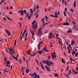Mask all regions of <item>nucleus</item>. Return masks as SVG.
I'll return each instance as SVG.
<instances>
[{"mask_svg":"<svg viewBox=\"0 0 78 78\" xmlns=\"http://www.w3.org/2000/svg\"><path fill=\"white\" fill-rule=\"evenodd\" d=\"M26 72V73H28V72H30V70H29L28 69L27 67Z\"/></svg>","mask_w":78,"mask_h":78,"instance_id":"ddd939ff","label":"nucleus"},{"mask_svg":"<svg viewBox=\"0 0 78 78\" xmlns=\"http://www.w3.org/2000/svg\"><path fill=\"white\" fill-rule=\"evenodd\" d=\"M7 18L8 19H9V20H11V21H12V20H11V19L9 18V17H7Z\"/></svg>","mask_w":78,"mask_h":78,"instance_id":"c85d7f7f","label":"nucleus"},{"mask_svg":"<svg viewBox=\"0 0 78 78\" xmlns=\"http://www.w3.org/2000/svg\"><path fill=\"white\" fill-rule=\"evenodd\" d=\"M28 13H26V17H28Z\"/></svg>","mask_w":78,"mask_h":78,"instance_id":"de8ad7c7","label":"nucleus"},{"mask_svg":"<svg viewBox=\"0 0 78 78\" xmlns=\"http://www.w3.org/2000/svg\"><path fill=\"white\" fill-rule=\"evenodd\" d=\"M35 55H36V54H32L31 55V57H32V56H35Z\"/></svg>","mask_w":78,"mask_h":78,"instance_id":"72a5a7b5","label":"nucleus"},{"mask_svg":"<svg viewBox=\"0 0 78 78\" xmlns=\"http://www.w3.org/2000/svg\"><path fill=\"white\" fill-rule=\"evenodd\" d=\"M75 55V56H76V57H78V55L76 54Z\"/></svg>","mask_w":78,"mask_h":78,"instance_id":"338daca9","label":"nucleus"},{"mask_svg":"<svg viewBox=\"0 0 78 78\" xmlns=\"http://www.w3.org/2000/svg\"><path fill=\"white\" fill-rule=\"evenodd\" d=\"M54 17H55V18H57V17H58V13L56 14V15H55Z\"/></svg>","mask_w":78,"mask_h":78,"instance_id":"7c9ffc66","label":"nucleus"},{"mask_svg":"<svg viewBox=\"0 0 78 78\" xmlns=\"http://www.w3.org/2000/svg\"><path fill=\"white\" fill-rule=\"evenodd\" d=\"M70 10L72 12H73V10L72 9H71Z\"/></svg>","mask_w":78,"mask_h":78,"instance_id":"bf43d9fd","label":"nucleus"},{"mask_svg":"<svg viewBox=\"0 0 78 78\" xmlns=\"http://www.w3.org/2000/svg\"><path fill=\"white\" fill-rule=\"evenodd\" d=\"M40 76H39V75H37V78H40Z\"/></svg>","mask_w":78,"mask_h":78,"instance_id":"774afa93","label":"nucleus"},{"mask_svg":"<svg viewBox=\"0 0 78 78\" xmlns=\"http://www.w3.org/2000/svg\"><path fill=\"white\" fill-rule=\"evenodd\" d=\"M43 50L45 52H48V51H49V50H48L45 48H44L43 49Z\"/></svg>","mask_w":78,"mask_h":78,"instance_id":"423d86ee","label":"nucleus"},{"mask_svg":"<svg viewBox=\"0 0 78 78\" xmlns=\"http://www.w3.org/2000/svg\"><path fill=\"white\" fill-rule=\"evenodd\" d=\"M67 49H68V50H69V53H70V48H69V47H67Z\"/></svg>","mask_w":78,"mask_h":78,"instance_id":"e433bc0d","label":"nucleus"},{"mask_svg":"<svg viewBox=\"0 0 78 78\" xmlns=\"http://www.w3.org/2000/svg\"><path fill=\"white\" fill-rule=\"evenodd\" d=\"M30 33H31L32 34H33V30L30 32Z\"/></svg>","mask_w":78,"mask_h":78,"instance_id":"a19ab883","label":"nucleus"},{"mask_svg":"<svg viewBox=\"0 0 78 78\" xmlns=\"http://www.w3.org/2000/svg\"><path fill=\"white\" fill-rule=\"evenodd\" d=\"M70 60L72 62V61H73V59H72L71 57H70L69 58Z\"/></svg>","mask_w":78,"mask_h":78,"instance_id":"4be33fe9","label":"nucleus"},{"mask_svg":"<svg viewBox=\"0 0 78 78\" xmlns=\"http://www.w3.org/2000/svg\"><path fill=\"white\" fill-rule=\"evenodd\" d=\"M45 20V19L44 18H42L41 19V20L42 21V22H44V20Z\"/></svg>","mask_w":78,"mask_h":78,"instance_id":"f704fd0d","label":"nucleus"},{"mask_svg":"<svg viewBox=\"0 0 78 78\" xmlns=\"http://www.w3.org/2000/svg\"><path fill=\"white\" fill-rule=\"evenodd\" d=\"M16 42H17V39L15 40L14 42V46L16 45Z\"/></svg>","mask_w":78,"mask_h":78,"instance_id":"5701e85b","label":"nucleus"},{"mask_svg":"<svg viewBox=\"0 0 78 78\" xmlns=\"http://www.w3.org/2000/svg\"><path fill=\"white\" fill-rule=\"evenodd\" d=\"M73 53L74 54V55H76V51H73Z\"/></svg>","mask_w":78,"mask_h":78,"instance_id":"052dcab7","label":"nucleus"},{"mask_svg":"<svg viewBox=\"0 0 78 78\" xmlns=\"http://www.w3.org/2000/svg\"><path fill=\"white\" fill-rule=\"evenodd\" d=\"M38 48L39 50H41V48H40V47H39V46H38Z\"/></svg>","mask_w":78,"mask_h":78,"instance_id":"0e129e2a","label":"nucleus"},{"mask_svg":"<svg viewBox=\"0 0 78 78\" xmlns=\"http://www.w3.org/2000/svg\"><path fill=\"white\" fill-rule=\"evenodd\" d=\"M69 74H72V72H71V70L69 69Z\"/></svg>","mask_w":78,"mask_h":78,"instance_id":"ea45409f","label":"nucleus"},{"mask_svg":"<svg viewBox=\"0 0 78 78\" xmlns=\"http://www.w3.org/2000/svg\"><path fill=\"white\" fill-rule=\"evenodd\" d=\"M23 10H21V16H23V15H24V13H23Z\"/></svg>","mask_w":78,"mask_h":78,"instance_id":"4468645a","label":"nucleus"},{"mask_svg":"<svg viewBox=\"0 0 78 78\" xmlns=\"http://www.w3.org/2000/svg\"><path fill=\"white\" fill-rule=\"evenodd\" d=\"M24 35V34H22V35H21L20 37H21V41L22 40V38L23 37V36Z\"/></svg>","mask_w":78,"mask_h":78,"instance_id":"2eb2a0df","label":"nucleus"},{"mask_svg":"<svg viewBox=\"0 0 78 78\" xmlns=\"http://www.w3.org/2000/svg\"><path fill=\"white\" fill-rule=\"evenodd\" d=\"M37 76V74L36 73H34L31 75V76L34 77V76Z\"/></svg>","mask_w":78,"mask_h":78,"instance_id":"1a4fd4ad","label":"nucleus"},{"mask_svg":"<svg viewBox=\"0 0 78 78\" xmlns=\"http://www.w3.org/2000/svg\"><path fill=\"white\" fill-rule=\"evenodd\" d=\"M40 64L41 65V66H44V65H43V64L41 62H40Z\"/></svg>","mask_w":78,"mask_h":78,"instance_id":"37998d69","label":"nucleus"},{"mask_svg":"<svg viewBox=\"0 0 78 78\" xmlns=\"http://www.w3.org/2000/svg\"><path fill=\"white\" fill-rule=\"evenodd\" d=\"M71 43H73V44H75V41H74V40H72L71 41Z\"/></svg>","mask_w":78,"mask_h":78,"instance_id":"4c0bfd02","label":"nucleus"},{"mask_svg":"<svg viewBox=\"0 0 78 78\" xmlns=\"http://www.w3.org/2000/svg\"><path fill=\"white\" fill-rule=\"evenodd\" d=\"M26 39H27V36H28V33H26Z\"/></svg>","mask_w":78,"mask_h":78,"instance_id":"c756f323","label":"nucleus"},{"mask_svg":"<svg viewBox=\"0 0 78 78\" xmlns=\"http://www.w3.org/2000/svg\"><path fill=\"white\" fill-rule=\"evenodd\" d=\"M30 11L31 14H30L29 16L31 17H32V16L33 14V9H30Z\"/></svg>","mask_w":78,"mask_h":78,"instance_id":"20e7f679","label":"nucleus"},{"mask_svg":"<svg viewBox=\"0 0 78 78\" xmlns=\"http://www.w3.org/2000/svg\"><path fill=\"white\" fill-rule=\"evenodd\" d=\"M36 6H35L34 7L33 9V11L34 12H36Z\"/></svg>","mask_w":78,"mask_h":78,"instance_id":"9b49d317","label":"nucleus"},{"mask_svg":"<svg viewBox=\"0 0 78 78\" xmlns=\"http://www.w3.org/2000/svg\"><path fill=\"white\" fill-rule=\"evenodd\" d=\"M9 53H10V55H12V51H9Z\"/></svg>","mask_w":78,"mask_h":78,"instance_id":"cd10ccee","label":"nucleus"},{"mask_svg":"<svg viewBox=\"0 0 78 78\" xmlns=\"http://www.w3.org/2000/svg\"><path fill=\"white\" fill-rule=\"evenodd\" d=\"M45 67L46 70H47V71H49V72H51V71L49 70H50V68H48V66H45Z\"/></svg>","mask_w":78,"mask_h":78,"instance_id":"0eeeda50","label":"nucleus"},{"mask_svg":"<svg viewBox=\"0 0 78 78\" xmlns=\"http://www.w3.org/2000/svg\"><path fill=\"white\" fill-rule=\"evenodd\" d=\"M67 33H72V29H69V30L67 31Z\"/></svg>","mask_w":78,"mask_h":78,"instance_id":"f8f14e48","label":"nucleus"},{"mask_svg":"<svg viewBox=\"0 0 78 78\" xmlns=\"http://www.w3.org/2000/svg\"><path fill=\"white\" fill-rule=\"evenodd\" d=\"M76 1H75L73 4V6L74 8H75L76 7Z\"/></svg>","mask_w":78,"mask_h":78,"instance_id":"9d476101","label":"nucleus"},{"mask_svg":"<svg viewBox=\"0 0 78 78\" xmlns=\"http://www.w3.org/2000/svg\"><path fill=\"white\" fill-rule=\"evenodd\" d=\"M24 12V13L25 14H27V10H24V11H23Z\"/></svg>","mask_w":78,"mask_h":78,"instance_id":"6ab92c4d","label":"nucleus"},{"mask_svg":"<svg viewBox=\"0 0 78 78\" xmlns=\"http://www.w3.org/2000/svg\"><path fill=\"white\" fill-rule=\"evenodd\" d=\"M65 6H67V2H66V1H65Z\"/></svg>","mask_w":78,"mask_h":78,"instance_id":"09e8293b","label":"nucleus"},{"mask_svg":"<svg viewBox=\"0 0 78 78\" xmlns=\"http://www.w3.org/2000/svg\"><path fill=\"white\" fill-rule=\"evenodd\" d=\"M64 16H66V12H64Z\"/></svg>","mask_w":78,"mask_h":78,"instance_id":"5fc2aeb1","label":"nucleus"},{"mask_svg":"<svg viewBox=\"0 0 78 78\" xmlns=\"http://www.w3.org/2000/svg\"><path fill=\"white\" fill-rule=\"evenodd\" d=\"M67 8L66 7V8H65V12H66V11H67Z\"/></svg>","mask_w":78,"mask_h":78,"instance_id":"8fccbe9b","label":"nucleus"},{"mask_svg":"<svg viewBox=\"0 0 78 78\" xmlns=\"http://www.w3.org/2000/svg\"><path fill=\"white\" fill-rule=\"evenodd\" d=\"M5 31L6 33L7 34L8 36H9L10 35H11V33H10L9 30L5 29Z\"/></svg>","mask_w":78,"mask_h":78,"instance_id":"39448f33","label":"nucleus"},{"mask_svg":"<svg viewBox=\"0 0 78 78\" xmlns=\"http://www.w3.org/2000/svg\"><path fill=\"white\" fill-rule=\"evenodd\" d=\"M62 62H63L64 63V64H65V61L64 60V59H63V58L62 59Z\"/></svg>","mask_w":78,"mask_h":78,"instance_id":"aec40b11","label":"nucleus"},{"mask_svg":"<svg viewBox=\"0 0 78 78\" xmlns=\"http://www.w3.org/2000/svg\"><path fill=\"white\" fill-rule=\"evenodd\" d=\"M42 42H43L42 41H41V42H39L38 44L39 45H41V44H42Z\"/></svg>","mask_w":78,"mask_h":78,"instance_id":"c9c22d12","label":"nucleus"},{"mask_svg":"<svg viewBox=\"0 0 78 78\" xmlns=\"http://www.w3.org/2000/svg\"><path fill=\"white\" fill-rule=\"evenodd\" d=\"M43 52V51H38V53H39V54H40V55L42 54V53Z\"/></svg>","mask_w":78,"mask_h":78,"instance_id":"dca6fc26","label":"nucleus"},{"mask_svg":"<svg viewBox=\"0 0 78 78\" xmlns=\"http://www.w3.org/2000/svg\"><path fill=\"white\" fill-rule=\"evenodd\" d=\"M22 75H24V71H22Z\"/></svg>","mask_w":78,"mask_h":78,"instance_id":"6e6d98bb","label":"nucleus"},{"mask_svg":"<svg viewBox=\"0 0 78 78\" xmlns=\"http://www.w3.org/2000/svg\"><path fill=\"white\" fill-rule=\"evenodd\" d=\"M36 77H37V75L35 76L34 77H32V78H36Z\"/></svg>","mask_w":78,"mask_h":78,"instance_id":"49530a36","label":"nucleus"},{"mask_svg":"<svg viewBox=\"0 0 78 78\" xmlns=\"http://www.w3.org/2000/svg\"><path fill=\"white\" fill-rule=\"evenodd\" d=\"M50 17L51 16L52 17H55V16H54V15H53V14L50 15Z\"/></svg>","mask_w":78,"mask_h":78,"instance_id":"473e14b6","label":"nucleus"},{"mask_svg":"<svg viewBox=\"0 0 78 78\" xmlns=\"http://www.w3.org/2000/svg\"><path fill=\"white\" fill-rule=\"evenodd\" d=\"M36 22V20H34L33 22L32 23V27H31L35 31L36 30V24H35V23Z\"/></svg>","mask_w":78,"mask_h":78,"instance_id":"f03ea898","label":"nucleus"},{"mask_svg":"<svg viewBox=\"0 0 78 78\" xmlns=\"http://www.w3.org/2000/svg\"><path fill=\"white\" fill-rule=\"evenodd\" d=\"M21 68H22V69H21V70L22 71H23V66H22V67H21Z\"/></svg>","mask_w":78,"mask_h":78,"instance_id":"864d4df0","label":"nucleus"},{"mask_svg":"<svg viewBox=\"0 0 78 78\" xmlns=\"http://www.w3.org/2000/svg\"><path fill=\"white\" fill-rule=\"evenodd\" d=\"M5 72H7V73H9V72L8 71L6 70L5 69H4V72H3V73H5Z\"/></svg>","mask_w":78,"mask_h":78,"instance_id":"a878e982","label":"nucleus"},{"mask_svg":"<svg viewBox=\"0 0 78 78\" xmlns=\"http://www.w3.org/2000/svg\"><path fill=\"white\" fill-rule=\"evenodd\" d=\"M20 12H21V9H20V11L18 12V13H20Z\"/></svg>","mask_w":78,"mask_h":78,"instance_id":"e2e57ef3","label":"nucleus"},{"mask_svg":"<svg viewBox=\"0 0 78 78\" xmlns=\"http://www.w3.org/2000/svg\"><path fill=\"white\" fill-rule=\"evenodd\" d=\"M6 64H8V65H9V64H10V62H9V61H7L6 62Z\"/></svg>","mask_w":78,"mask_h":78,"instance_id":"a211bd4d","label":"nucleus"},{"mask_svg":"<svg viewBox=\"0 0 78 78\" xmlns=\"http://www.w3.org/2000/svg\"><path fill=\"white\" fill-rule=\"evenodd\" d=\"M3 19H4L5 20H7L6 18H5V17L3 18Z\"/></svg>","mask_w":78,"mask_h":78,"instance_id":"69168bd1","label":"nucleus"},{"mask_svg":"<svg viewBox=\"0 0 78 78\" xmlns=\"http://www.w3.org/2000/svg\"><path fill=\"white\" fill-rule=\"evenodd\" d=\"M63 25H69V23H68L67 22H66L65 23H63Z\"/></svg>","mask_w":78,"mask_h":78,"instance_id":"6e6552de","label":"nucleus"},{"mask_svg":"<svg viewBox=\"0 0 78 78\" xmlns=\"http://www.w3.org/2000/svg\"><path fill=\"white\" fill-rule=\"evenodd\" d=\"M50 44H51V45L50 46V47H52L53 46V44H52V43H51Z\"/></svg>","mask_w":78,"mask_h":78,"instance_id":"4d7b16f0","label":"nucleus"},{"mask_svg":"<svg viewBox=\"0 0 78 78\" xmlns=\"http://www.w3.org/2000/svg\"><path fill=\"white\" fill-rule=\"evenodd\" d=\"M35 23H36V28H37V23H36V22H35Z\"/></svg>","mask_w":78,"mask_h":78,"instance_id":"13d9d810","label":"nucleus"},{"mask_svg":"<svg viewBox=\"0 0 78 78\" xmlns=\"http://www.w3.org/2000/svg\"><path fill=\"white\" fill-rule=\"evenodd\" d=\"M51 57V56L50 55H49L48 56V60H50V57Z\"/></svg>","mask_w":78,"mask_h":78,"instance_id":"2f4dec72","label":"nucleus"},{"mask_svg":"<svg viewBox=\"0 0 78 78\" xmlns=\"http://www.w3.org/2000/svg\"><path fill=\"white\" fill-rule=\"evenodd\" d=\"M51 33H50L48 35V38L49 39H51Z\"/></svg>","mask_w":78,"mask_h":78,"instance_id":"f3484780","label":"nucleus"},{"mask_svg":"<svg viewBox=\"0 0 78 78\" xmlns=\"http://www.w3.org/2000/svg\"><path fill=\"white\" fill-rule=\"evenodd\" d=\"M62 4H64V0H62Z\"/></svg>","mask_w":78,"mask_h":78,"instance_id":"603ef678","label":"nucleus"},{"mask_svg":"<svg viewBox=\"0 0 78 78\" xmlns=\"http://www.w3.org/2000/svg\"><path fill=\"white\" fill-rule=\"evenodd\" d=\"M54 76H55V77H58V74L55 73Z\"/></svg>","mask_w":78,"mask_h":78,"instance_id":"393cba45","label":"nucleus"},{"mask_svg":"<svg viewBox=\"0 0 78 78\" xmlns=\"http://www.w3.org/2000/svg\"><path fill=\"white\" fill-rule=\"evenodd\" d=\"M42 62L43 64H45H45L49 67H50L51 64L52 65V66H53V62H52L51 61L48 60H46L45 61L42 60Z\"/></svg>","mask_w":78,"mask_h":78,"instance_id":"f257e3e1","label":"nucleus"},{"mask_svg":"<svg viewBox=\"0 0 78 78\" xmlns=\"http://www.w3.org/2000/svg\"><path fill=\"white\" fill-rule=\"evenodd\" d=\"M6 61H7V58H4V61L5 62H6Z\"/></svg>","mask_w":78,"mask_h":78,"instance_id":"b1692460","label":"nucleus"},{"mask_svg":"<svg viewBox=\"0 0 78 78\" xmlns=\"http://www.w3.org/2000/svg\"><path fill=\"white\" fill-rule=\"evenodd\" d=\"M41 29L42 28L41 27L39 29L38 31H41L42 30Z\"/></svg>","mask_w":78,"mask_h":78,"instance_id":"3c124183","label":"nucleus"},{"mask_svg":"<svg viewBox=\"0 0 78 78\" xmlns=\"http://www.w3.org/2000/svg\"><path fill=\"white\" fill-rule=\"evenodd\" d=\"M19 62L20 63V64H21L22 63V61H21V60L20 59L19 60Z\"/></svg>","mask_w":78,"mask_h":78,"instance_id":"a18cd8bd","label":"nucleus"},{"mask_svg":"<svg viewBox=\"0 0 78 78\" xmlns=\"http://www.w3.org/2000/svg\"><path fill=\"white\" fill-rule=\"evenodd\" d=\"M41 67L43 70H44V66H41Z\"/></svg>","mask_w":78,"mask_h":78,"instance_id":"79ce46f5","label":"nucleus"},{"mask_svg":"<svg viewBox=\"0 0 78 78\" xmlns=\"http://www.w3.org/2000/svg\"><path fill=\"white\" fill-rule=\"evenodd\" d=\"M69 48H72V47H71V46L70 45V44H69Z\"/></svg>","mask_w":78,"mask_h":78,"instance_id":"c03bdc74","label":"nucleus"},{"mask_svg":"<svg viewBox=\"0 0 78 78\" xmlns=\"http://www.w3.org/2000/svg\"><path fill=\"white\" fill-rule=\"evenodd\" d=\"M38 32L40 34H42V31H38Z\"/></svg>","mask_w":78,"mask_h":78,"instance_id":"bb28decb","label":"nucleus"},{"mask_svg":"<svg viewBox=\"0 0 78 78\" xmlns=\"http://www.w3.org/2000/svg\"><path fill=\"white\" fill-rule=\"evenodd\" d=\"M27 31V30H26V29H25V30H24V32L23 33V34H25V33H26V31Z\"/></svg>","mask_w":78,"mask_h":78,"instance_id":"58836bf2","label":"nucleus"},{"mask_svg":"<svg viewBox=\"0 0 78 78\" xmlns=\"http://www.w3.org/2000/svg\"><path fill=\"white\" fill-rule=\"evenodd\" d=\"M31 51V50H30L29 51H28L27 50V54H28V53H30Z\"/></svg>","mask_w":78,"mask_h":78,"instance_id":"412c9836","label":"nucleus"},{"mask_svg":"<svg viewBox=\"0 0 78 78\" xmlns=\"http://www.w3.org/2000/svg\"><path fill=\"white\" fill-rule=\"evenodd\" d=\"M51 57H52V58L54 59H55L56 58V54L55 51L54 52V53L52 52L51 53Z\"/></svg>","mask_w":78,"mask_h":78,"instance_id":"7ed1b4c3","label":"nucleus"},{"mask_svg":"<svg viewBox=\"0 0 78 78\" xmlns=\"http://www.w3.org/2000/svg\"><path fill=\"white\" fill-rule=\"evenodd\" d=\"M73 22V25H75V22H73V21H72Z\"/></svg>","mask_w":78,"mask_h":78,"instance_id":"680f3d73","label":"nucleus"}]
</instances>
